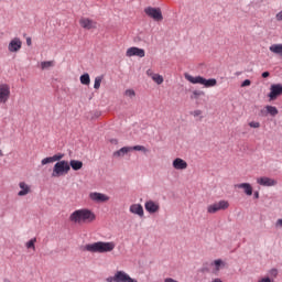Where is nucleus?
Here are the masks:
<instances>
[{
    "instance_id": "obj_34",
    "label": "nucleus",
    "mask_w": 282,
    "mask_h": 282,
    "mask_svg": "<svg viewBox=\"0 0 282 282\" xmlns=\"http://www.w3.org/2000/svg\"><path fill=\"white\" fill-rule=\"evenodd\" d=\"M251 84L252 82H250V79H246L245 82H242L241 87H250Z\"/></svg>"
},
{
    "instance_id": "obj_26",
    "label": "nucleus",
    "mask_w": 282,
    "mask_h": 282,
    "mask_svg": "<svg viewBox=\"0 0 282 282\" xmlns=\"http://www.w3.org/2000/svg\"><path fill=\"white\" fill-rule=\"evenodd\" d=\"M105 78V76H97L95 78V84H94V89H100V85L102 84V79Z\"/></svg>"
},
{
    "instance_id": "obj_29",
    "label": "nucleus",
    "mask_w": 282,
    "mask_h": 282,
    "mask_svg": "<svg viewBox=\"0 0 282 282\" xmlns=\"http://www.w3.org/2000/svg\"><path fill=\"white\" fill-rule=\"evenodd\" d=\"M130 151H142L143 153H149V150L144 145L130 147Z\"/></svg>"
},
{
    "instance_id": "obj_31",
    "label": "nucleus",
    "mask_w": 282,
    "mask_h": 282,
    "mask_svg": "<svg viewBox=\"0 0 282 282\" xmlns=\"http://www.w3.org/2000/svg\"><path fill=\"white\" fill-rule=\"evenodd\" d=\"M124 96H127L128 98H135V90L133 89H127L124 91Z\"/></svg>"
},
{
    "instance_id": "obj_25",
    "label": "nucleus",
    "mask_w": 282,
    "mask_h": 282,
    "mask_svg": "<svg viewBox=\"0 0 282 282\" xmlns=\"http://www.w3.org/2000/svg\"><path fill=\"white\" fill-rule=\"evenodd\" d=\"M54 61L41 62L40 64L41 69H50L51 67H54Z\"/></svg>"
},
{
    "instance_id": "obj_28",
    "label": "nucleus",
    "mask_w": 282,
    "mask_h": 282,
    "mask_svg": "<svg viewBox=\"0 0 282 282\" xmlns=\"http://www.w3.org/2000/svg\"><path fill=\"white\" fill-rule=\"evenodd\" d=\"M152 80L156 83V85H162L164 83V77L160 74L153 75Z\"/></svg>"
},
{
    "instance_id": "obj_30",
    "label": "nucleus",
    "mask_w": 282,
    "mask_h": 282,
    "mask_svg": "<svg viewBox=\"0 0 282 282\" xmlns=\"http://www.w3.org/2000/svg\"><path fill=\"white\" fill-rule=\"evenodd\" d=\"M64 158H65V154H63V153H57L52 156L53 162H61V160H63Z\"/></svg>"
},
{
    "instance_id": "obj_5",
    "label": "nucleus",
    "mask_w": 282,
    "mask_h": 282,
    "mask_svg": "<svg viewBox=\"0 0 282 282\" xmlns=\"http://www.w3.org/2000/svg\"><path fill=\"white\" fill-rule=\"evenodd\" d=\"M107 282H138V280L132 279L124 271H117L113 276H108Z\"/></svg>"
},
{
    "instance_id": "obj_7",
    "label": "nucleus",
    "mask_w": 282,
    "mask_h": 282,
    "mask_svg": "<svg viewBox=\"0 0 282 282\" xmlns=\"http://www.w3.org/2000/svg\"><path fill=\"white\" fill-rule=\"evenodd\" d=\"M10 86L8 84H0V105H6L10 100Z\"/></svg>"
},
{
    "instance_id": "obj_10",
    "label": "nucleus",
    "mask_w": 282,
    "mask_h": 282,
    "mask_svg": "<svg viewBox=\"0 0 282 282\" xmlns=\"http://www.w3.org/2000/svg\"><path fill=\"white\" fill-rule=\"evenodd\" d=\"M79 25L84 30H96L98 28V22H96L89 18H80Z\"/></svg>"
},
{
    "instance_id": "obj_4",
    "label": "nucleus",
    "mask_w": 282,
    "mask_h": 282,
    "mask_svg": "<svg viewBox=\"0 0 282 282\" xmlns=\"http://www.w3.org/2000/svg\"><path fill=\"white\" fill-rule=\"evenodd\" d=\"M69 171H72L69 162L58 161L53 167L52 177H63V175H67Z\"/></svg>"
},
{
    "instance_id": "obj_2",
    "label": "nucleus",
    "mask_w": 282,
    "mask_h": 282,
    "mask_svg": "<svg viewBox=\"0 0 282 282\" xmlns=\"http://www.w3.org/2000/svg\"><path fill=\"white\" fill-rule=\"evenodd\" d=\"M115 249H116V242L113 241H110V242L98 241V242L88 243L85 246V250L87 252H94L99 254H105V252H113Z\"/></svg>"
},
{
    "instance_id": "obj_45",
    "label": "nucleus",
    "mask_w": 282,
    "mask_h": 282,
    "mask_svg": "<svg viewBox=\"0 0 282 282\" xmlns=\"http://www.w3.org/2000/svg\"><path fill=\"white\" fill-rule=\"evenodd\" d=\"M194 96H199V93H197V91H194Z\"/></svg>"
},
{
    "instance_id": "obj_15",
    "label": "nucleus",
    "mask_w": 282,
    "mask_h": 282,
    "mask_svg": "<svg viewBox=\"0 0 282 282\" xmlns=\"http://www.w3.org/2000/svg\"><path fill=\"white\" fill-rule=\"evenodd\" d=\"M173 169L176 171H186L188 169V163L180 158H176L172 163Z\"/></svg>"
},
{
    "instance_id": "obj_12",
    "label": "nucleus",
    "mask_w": 282,
    "mask_h": 282,
    "mask_svg": "<svg viewBox=\"0 0 282 282\" xmlns=\"http://www.w3.org/2000/svg\"><path fill=\"white\" fill-rule=\"evenodd\" d=\"M269 98L270 100H276L279 96H282V84H273L270 87V93H269Z\"/></svg>"
},
{
    "instance_id": "obj_18",
    "label": "nucleus",
    "mask_w": 282,
    "mask_h": 282,
    "mask_svg": "<svg viewBox=\"0 0 282 282\" xmlns=\"http://www.w3.org/2000/svg\"><path fill=\"white\" fill-rule=\"evenodd\" d=\"M129 210L130 213H132V215H138V217H144V207H142L140 204H132Z\"/></svg>"
},
{
    "instance_id": "obj_9",
    "label": "nucleus",
    "mask_w": 282,
    "mask_h": 282,
    "mask_svg": "<svg viewBox=\"0 0 282 282\" xmlns=\"http://www.w3.org/2000/svg\"><path fill=\"white\" fill-rule=\"evenodd\" d=\"M21 47H23V42L19 37H13L8 45V51L11 54H17V52H21Z\"/></svg>"
},
{
    "instance_id": "obj_37",
    "label": "nucleus",
    "mask_w": 282,
    "mask_h": 282,
    "mask_svg": "<svg viewBox=\"0 0 282 282\" xmlns=\"http://www.w3.org/2000/svg\"><path fill=\"white\" fill-rule=\"evenodd\" d=\"M276 21H282V10L275 14Z\"/></svg>"
},
{
    "instance_id": "obj_8",
    "label": "nucleus",
    "mask_w": 282,
    "mask_h": 282,
    "mask_svg": "<svg viewBox=\"0 0 282 282\" xmlns=\"http://www.w3.org/2000/svg\"><path fill=\"white\" fill-rule=\"evenodd\" d=\"M145 14L150 17V19H153L154 21H162L164 19L162 17V10L159 8L148 7L144 10Z\"/></svg>"
},
{
    "instance_id": "obj_38",
    "label": "nucleus",
    "mask_w": 282,
    "mask_h": 282,
    "mask_svg": "<svg viewBox=\"0 0 282 282\" xmlns=\"http://www.w3.org/2000/svg\"><path fill=\"white\" fill-rule=\"evenodd\" d=\"M275 228H282V218L276 220Z\"/></svg>"
},
{
    "instance_id": "obj_11",
    "label": "nucleus",
    "mask_w": 282,
    "mask_h": 282,
    "mask_svg": "<svg viewBox=\"0 0 282 282\" xmlns=\"http://www.w3.org/2000/svg\"><path fill=\"white\" fill-rule=\"evenodd\" d=\"M144 208L150 215H155V213H160V203L151 199L147 200Z\"/></svg>"
},
{
    "instance_id": "obj_32",
    "label": "nucleus",
    "mask_w": 282,
    "mask_h": 282,
    "mask_svg": "<svg viewBox=\"0 0 282 282\" xmlns=\"http://www.w3.org/2000/svg\"><path fill=\"white\" fill-rule=\"evenodd\" d=\"M54 163V160L52 159V156L45 158L41 161L42 166H45V164H52Z\"/></svg>"
},
{
    "instance_id": "obj_20",
    "label": "nucleus",
    "mask_w": 282,
    "mask_h": 282,
    "mask_svg": "<svg viewBox=\"0 0 282 282\" xmlns=\"http://www.w3.org/2000/svg\"><path fill=\"white\" fill-rule=\"evenodd\" d=\"M236 188H242L243 193H246L249 197L252 195V185H250V183L237 184Z\"/></svg>"
},
{
    "instance_id": "obj_23",
    "label": "nucleus",
    "mask_w": 282,
    "mask_h": 282,
    "mask_svg": "<svg viewBox=\"0 0 282 282\" xmlns=\"http://www.w3.org/2000/svg\"><path fill=\"white\" fill-rule=\"evenodd\" d=\"M68 164L73 171H80V169H83L82 161L72 160Z\"/></svg>"
},
{
    "instance_id": "obj_27",
    "label": "nucleus",
    "mask_w": 282,
    "mask_h": 282,
    "mask_svg": "<svg viewBox=\"0 0 282 282\" xmlns=\"http://www.w3.org/2000/svg\"><path fill=\"white\" fill-rule=\"evenodd\" d=\"M35 243H36V238H33V239L29 240V241L25 243V247H26L29 250H30V249L36 250Z\"/></svg>"
},
{
    "instance_id": "obj_39",
    "label": "nucleus",
    "mask_w": 282,
    "mask_h": 282,
    "mask_svg": "<svg viewBox=\"0 0 282 282\" xmlns=\"http://www.w3.org/2000/svg\"><path fill=\"white\" fill-rule=\"evenodd\" d=\"M258 282H272V279H270V278H262Z\"/></svg>"
},
{
    "instance_id": "obj_13",
    "label": "nucleus",
    "mask_w": 282,
    "mask_h": 282,
    "mask_svg": "<svg viewBox=\"0 0 282 282\" xmlns=\"http://www.w3.org/2000/svg\"><path fill=\"white\" fill-rule=\"evenodd\" d=\"M145 55L147 53L144 52L143 48H139L135 46L128 48L126 52V56H128V58H131V56H138L139 58H144Z\"/></svg>"
},
{
    "instance_id": "obj_17",
    "label": "nucleus",
    "mask_w": 282,
    "mask_h": 282,
    "mask_svg": "<svg viewBox=\"0 0 282 282\" xmlns=\"http://www.w3.org/2000/svg\"><path fill=\"white\" fill-rule=\"evenodd\" d=\"M19 187L21 188L18 193L19 197H25V195H30V193H32V187L25 182H20Z\"/></svg>"
},
{
    "instance_id": "obj_22",
    "label": "nucleus",
    "mask_w": 282,
    "mask_h": 282,
    "mask_svg": "<svg viewBox=\"0 0 282 282\" xmlns=\"http://www.w3.org/2000/svg\"><path fill=\"white\" fill-rule=\"evenodd\" d=\"M269 50L272 52V54L282 57V44H273L269 47Z\"/></svg>"
},
{
    "instance_id": "obj_1",
    "label": "nucleus",
    "mask_w": 282,
    "mask_h": 282,
    "mask_svg": "<svg viewBox=\"0 0 282 282\" xmlns=\"http://www.w3.org/2000/svg\"><path fill=\"white\" fill-rule=\"evenodd\" d=\"M72 224H91L96 221V214L87 208L76 209L69 216Z\"/></svg>"
},
{
    "instance_id": "obj_36",
    "label": "nucleus",
    "mask_w": 282,
    "mask_h": 282,
    "mask_svg": "<svg viewBox=\"0 0 282 282\" xmlns=\"http://www.w3.org/2000/svg\"><path fill=\"white\" fill-rule=\"evenodd\" d=\"M156 74L155 73H153V70H151V69H148L147 70V76H149L150 78H153V76H155Z\"/></svg>"
},
{
    "instance_id": "obj_44",
    "label": "nucleus",
    "mask_w": 282,
    "mask_h": 282,
    "mask_svg": "<svg viewBox=\"0 0 282 282\" xmlns=\"http://www.w3.org/2000/svg\"><path fill=\"white\" fill-rule=\"evenodd\" d=\"M111 143H112V144H118V140L112 139V140H111Z\"/></svg>"
},
{
    "instance_id": "obj_40",
    "label": "nucleus",
    "mask_w": 282,
    "mask_h": 282,
    "mask_svg": "<svg viewBox=\"0 0 282 282\" xmlns=\"http://www.w3.org/2000/svg\"><path fill=\"white\" fill-rule=\"evenodd\" d=\"M26 45L30 47V45H32V37H28L26 39Z\"/></svg>"
},
{
    "instance_id": "obj_24",
    "label": "nucleus",
    "mask_w": 282,
    "mask_h": 282,
    "mask_svg": "<svg viewBox=\"0 0 282 282\" xmlns=\"http://www.w3.org/2000/svg\"><path fill=\"white\" fill-rule=\"evenodd\" d=\"M79 80H80V84H82V85H90V83H91V77H89V73H86V74H83V75L79 77Z\"/></svg>"
},
{
    "instance_id": "obj_35",
    "label": "nucleus",
    "mask_w": 282,
    "mask_h": 282,
    "mask_svg": "<svg viewBox=\"0 0 282 282\" xmlns=\"http://www.w3.org/2000/svg\"><path fill=\"white\" fill-rule=\"evenodd\" d=\"M214 265H216V270L219 271V268L221 267V260H215Z\"/></svg>"
},
{
    "instance_id": "obj_14",
    "label": "nucleus",
    "mask_w": 282,
    "mask_h": 282,
    "mask_svg": "<svg viewBox=\"0 0 282 282\" xmlns=\"http://www.w3.org/2000/svg\"><path fill=\"white\" fill-rule=\"evenodd\" d=\"M89 199H91V202L104 203L109 202V196H107V194L91 192L89 194Z\"/></svg>"
},
{
    "instance_id": "obj_19",
    "label": "nucleus",
    "mask_w": 282,
    "mask_h": 282,
    "mask_svg": "<svg viewBox=\"0 0 282 282\" xmlns=\"http://www.w3.org/2000/svg\"><path fill=\"white\" fill-rule=\"evenodd\" d=\"M262 116H272L274 118V116H279V109H276V107L274 106H265L264 110H261Z\"/></svg>"
},
{
    "instance_id": "obj_33",
    "label": "nucleus",
    "mask_w": 282,
    "mask_h": 282,
    "mask_svg": "<svg viewBox=\"0 0 282 282\" xmlns=\"http://www.w3.org/2000/svg\"><path fill=\"white\" fill-rule=\"evenodd\" d=\"M249 127H251V129H259V127H261V123H259L257 121H251L249 123Z\"/></svg>"
},
{
    "instance_id": "obj_6",
    "label": "nucleus",
    "mask_w": 282,
    "mask_h": 282,
    "mask_svg": "<svg viewBox=\"0 0 282 282\" xmlns=\"http://www.w3.org/2000/svg\"><path fill=\"white\" fill-rule=\"evenodd\" d=\"M230 207V203L228 200H219L214 203L207 207V213L209 215H215V213H219V210H227Z\"/></svg>"
},
{
    "instance_id": "obj_3",
    "label": "nucleus",
    "mask_w": 282,
    "mask_h": 282,
    "mask_svg": "<svg viewBox=\"0 0 282 282\" xmlns=\"http://www.w3.org/2000/svg\"><path fill=\"white\" fill-rule=\"evenodd\" d=\"M185 78L188 80V83H192V85H204V87H215L217 85V79L210 78L206 79L202 76L193 77V75L185 74Z\"/></svg>"
},
{
    "instance_id": "obj_16",
    "label": "nucleus",
    "mask_w": 282,
    "mask_h": 282,
    "mask_svg": "<svg viewBox=\"0 0 282 282\" xmlns=\"http://www.w3.org/2000/svg\"><path fill=\"white\" fill-rule=\"evenodd\" d=\"M257 184H259L260 186H276V180L268 176H262L257 178Z\"/></svg>"
},
{
    "instance_id": "obj_41",
    "label": "nucleus",
    "mask_w": 282,
    "mask_h": 282,
    "mask_svg": "<svg viewBox=\"0 0 282 282\" xmlns=\"http://www.w3.org/2000/svg\"><path fill=\"white\" fill-rule=\"evenodd\" d=\"M269 76H270V73H269V72L262 73V78H268Z\"/></svg>"
},
{
    "instance_id": "obj_42",
    "label": "nucleus",
    "mask_w": 282,
    "mask_h": 282,
    "mask_svg": "<svg viewBox=\"0 0 282 282\" xmlns=\"http://www.w3.org/2000/svg\"><path fill=\"white\" fill-rule=\"evenodd\" d=\"M194 116H202V110L194 111Z\"/></svg>"
},
{
    "instance_id": "obj_21",
    "label": "nucleus",
    "mask_w": 282,
    "mask_h": 282,
    "mask_svg": "<svg viewBox=\"0 0 282 282\" xmlns=\"http://www.w3.org/2000/svg\"><path fill=\"white\" fill-rule=\"evenodd\" d=\"M129 151H131V147H123L120 150L113 152V158H124V155H127V153H129Z\"/></svg>"
},
{
    "instance_id": "obj_43",
    "label": "nucleus",
    "mask_w": 282,
    "mask_h": 282,
    "mask_svg": "<svg viewBox=\"0 0 282 282\" xmlns=\"http://www.w3.org/2000/svg\"><path fill=\"white\" fill-rule=\"evenodd\" d=\"M253 197H254L256 199H259V192H254Z\"/></svg>"
}]
</instances>
